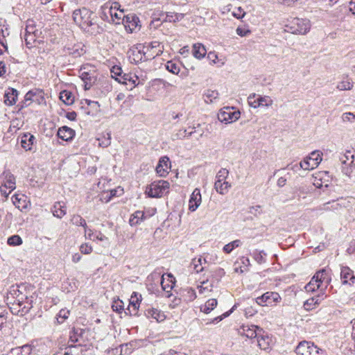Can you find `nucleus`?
Masks as SVG:
<instances>
[{
	"label": "nucleus",
	"instance_id": "nucleus-63",
	"mask_svg": "<svg viewBox=\"0 0 355 355\" xmlns=\"http://www.w3.org/2000/svg\"><path fill=\"white\" fill-rule=\"evenodd\" d=\"M245 261H245V263H249V262H250V261H249V259H245Z\"/></svg>",
	"mask_w": 355,
	"mask_h": 355
},
{
	"label": "nucleus",
	"instance_id": "nucleus-53",
	"mask_svg": "<svg viewBox=\"0 0 355 355\" xmlns=\"http://www.w3.org/2000/svg\"><path fill=\"white\" fill-rule=\"evenodd\" d=\"M14 184H15V183L12 182L11 180H8L6 182V183L5 184V186L10 189H14L15 188Z\"/></svg>",
	"mask_w": 355,
	"mask_h": 355
},
{
	"label": "nucleus",
	"instance_id": "nucleus-10",
	"mask_svg": "<svg viewBox=\"0 0 355 355\" xmlns=\"http://www.w3.org/2000/svg\"><path fill=\"white\" fill-rule=\"evenodd\" d=\"M260 329H261L256 325L243 324L240 327L239 333L248 338L252 340V343H253L257 337Z\"/></svg>",
	"mask_w": 355,
	"mask_h": 355
},
{
	"label": "nucleus",
	"instance_id": "nucleus-24",
	"mask_svg": "<svg viewBox=\"0 0 355 355\" xmlns=\"http://www.w3.org/2000/svg\"><path fill=\"white\" fill-rule=\"evenodd\" d=\"M60 99L66 105H72L74 103V97L70 92L66 90L60 94Z\"/></svg>",
	"mask_w": 355,
	"mask_h": 355
},
{
	"label": "nucleus",
	"instance_id": "nucleus-34",
	"mask_svg": "<svg viewBox=\"0 0 355 355\" xmlns=\"http://www.w3.org/2000/svg\"><path fill=\"white\" fill-rule=\"evenodd\" d=\"M22 243L21 239L18 235H15L8 239L10 245H19Z\"/></svg>",
	"mask_w": 355,
	"mask_h": 355
},
{
	"label": "nucleus",
	"instance_id": "nucleus-33",
	"mask_svg": "<svg viewBox=\"0 0 355 355\" xmlns=\"http://www.w3.org/2000/svg\"><path fill=\"white\" fill-rule=\"evenodd\" d=\"M144 216V213L141 211H136L132 215L130 219V223L131 225H134L139 223V219L141 218Z\"/></svg>",
	"mask_w": 355,
	"mask_h": 355
},
{
	"label": "nucleus",
	"instance_id": "nucleus-17",
	"mask_svg": "<svg viewBox=\"0 0 355 355\" xmlns=\"http://www.w3.org/2000/svg\"><path fill=\"white\" fill-rule=\"evenodd\" d=\"M12 202L17 208L20 210L26 209L28 207V202L26 197L22 194H16L12 198Z\"/></svg>",
	"mask_w": 355,
	"mask_h": 355
},
{
	"label": "nucleus",
	"instance_id": "nucleus-6",
	"mask_svg": "<svg viewBox=\"0 0 355 355\" xmlns=\"http://www.w3.org/2000/svg\"><path fill=\"white\" fill-rule=\"evenodd\" d=\"M322 153L319 150L313 151L300 163V167L304 170L315 168L322 160Z\"/></svg>",
	"mask_w": 355,
	"mask_h": 355
},
{
	"label": "nucleus",
	"instance_id": "nucleus-35",
	"mask_svg": "<svg viewBox=\"0 0 355 355\" xmlns=\"http://www.w3.org/2000/svg\"><path fill=\"white\" fill-rule=\"evenodd\" d=\"M20 355H30L33 350V347L31 345H24L19 347Z\"/></svg>",
	"mask_w": 355,
	"mask_h": 355
},
{
	"label": "nucleus",
	"instance_id": "nucleus-13",
	"mask_svg": "<svg viewBox=\"0 0 355 355\" xmlns=\"http://www.w3.org/2000/svg\"><path fill=\"white\" fill-rule=\"evenodd\" d=\"M313 184L317 188H321L323 186L327 187L329 182L328 173L325 171H320L315 173L313 175Z\"/></svg>",
	"mask_w": 355,
	"mask_h": 355
},
{
	"label": "nucleus",
	"instance_id": "nucleus-15",
	"mask_svg": "<svg viewBox=\"0 0 355 355\" xmlns=\"http://www.w3.org/2000/svg\"><path fill=\"white\" fill-rule=\"evenodd\" d=\"M138 18L135 15H127L123 17V24L127 31L132 33L137 26Z\"/></svg>",
	"mask_w": 355,
	"mask_h": 355
},
{
	"label": "nucleus",
	"instance_id": "nucleus-31",
	"mask_svg": "<svg viewBox=\"0 0 355 355\" xmlns=\"http://www.w3.org/2000/svg\"><path fill=\"white\" fill-rule=\"evenodd\" d=\"M341 119L345 123H353L355 121V112H345L342 114Z\"/></svg>",
	"mask_w": 355,
	"mask_h": 355
},
{
	"label": "nucleus",
	"instance_id": "nucleus-11",
	"mask_svg": "<svg viewBox=\"0 0 355 355\" xmlns=\"http://www.w3.org/2000/svg\"><path fill=\"white\" fill-rule=\"evenodd\" d=\"M89 11L85 9H76L73 13V21L80 26L89 25Z\"/></svg>",
	"mask_w": 355,
	"mask_h": 355
},
{
	"label": "nucleus",
	"instance_id": "nucleus-3",
	"mask_svg": "<svg viewBox=\"0 0 355 355\" xmlns=\"http://www.w3.org/2000/svg\"><path fill=\"white\" fill-rule=\"evenodd\" d=\"M286 27L293 34L304 35L309 31L311 22L307 19L295 18Z\"/></svg>",
	"mask_w": 355,
	"mask_h": 355
},
{
	"label": "nucleus",
	"instance_id": "nucleus-62",
	"mask_svg": "<svg viewBox=\"0 0 355 355\" xmlns=\"http://www.w3.org/2000/svg\"><path fill=\"white\" fill-rule=\"evenodd\" d=\"M63 355H70L68 352L63 353Z\"/></svg>",
	"mask_w": 355,
	"mask_h": 355
},
{
	"label": "nucleus",
	"instance_id": "nucleus-61",
	"mask_svg": "<svg viewBox=\"0 0 355 355\" xmlns=\"http://www.w3.org/2000/svg\"><path fill=\"white\" fill-rule=\"evenodd\" d=\"M352 322L353 323V329L355 330V319Z\"/></svg>",
	"mask_w": 355,
	"mask_h": 355
},
{
	"label": "nucleus",
	"instance_id": "nucleus-43",
	"mask_svg": "<svg viewBox=\"0 0 355 355\" xmlns=\"http://www.w3.org/2000/svg\"><path fill=\"white\" fill-rule=\"evenodd\" d=\"M25 40H26V44H28V45L31 44L33 42L35 41V40L31 37V32L28 30V28L26 29Z\"/></svg>",
	"mask_w": 355,
	"mask_h": 355
},
{
	"label": "nucleus",
	"instance_id": "nucleus-36",
	"mask_svg": "<svg viewBox=\"0 0 355 355\" xmlns=\"http://www.w3.org/2000/svg\"><path fill=\"white\" fill-rule=\"evenodd\" d=\"M217 306V301L215 299L209 300L205 305V311H213Z\"/></svg>",
	"mask_w": 355,
	"mask_h": 355
},
{
	"label": "nucleus",
	"instance_id": "nucleus-42",
	"mask_svg": "<svg viewBox=\"0 0 355 355\" xmlns=\"http://www.w3.org/2000/svg\"><path fill=\"white\" fill-rule=\"evenodd\" d=\"M112 76L114 78V76H119L121 73V69L119 67L114 66L111 70Z\"/></svg>",
	"mask_w": 355,
	"mask_h": 355
},
{
	"label": "nucleus",
	"instance_id": "nucleus-8",
	"mask_svg": "<svg viewBox=\"0 0 355 355\" xmlns=\"http://www.w3.org/2000/svg\"><path fill=\"white\" fill-rule=\"evenodd\" d=\"M227 175L228 171L226 169L219 171L216 175L215 189L220 194L227 193L230 187V184L227 181Z\"/></svg>",
	"mask_w": 355,
	"mask_h": 355
},
{
	"label": "nucleus",
	"instance_id": "nucleus-44",
	"mask_svg": "<svg viewBox=\"0 0 355 355\" xmlns=\"http://www.w3.org/2000/svg\"><path fill=\"white\" fill-rule=\"evenodd\" d=\"M249 33V31H245L241 28H236V33L240 36H245Z\"/></svg>",
	"mask_w": 355,
	"mask_h": 355
},
{
	"label": "nucleus",
	"instance_id": "nucleus-40",
	"mask_svg": "<svg viewBox=\"0 0 355 355\" xmlns=\"http://www.w3.org/2000/svg\"><path fill=\"white\" fill-rule=\"evenodd\" d=\"M134 62H137L142 59V54L140 51H132L130 57Z\"/></svg>",
	"mask_w": 355,
	"mask_h": 355
},
{
	"label": "nucleus",
	"instance_id": "nucleus-18",
	"mask_svg": "<svg viewBox=\"0 0 355 355\" xmlns=\"http://www.w3.org/2000/svg\"><path fill=\"white\" fill-rule=\"evenodd\" d=\"M170 184L165 180L157 181V198L164 196L169 191Z\"/></svg>",
	"mask_w": 355,
	"mask_h": 355
},
{
	"label": "nucleus",
	"instance_id": "nucleus-4",
	"mask_svg": "<svg viewBox=\"0 0 355 355\" xmlns=\"http://www.w3.org/2000/svg\"><path fill=\"white\" fill-rule=\"evenodd\" d=\"M273 103V100L269 96H262L254 93L248 97V104L254 109L270 107Z\"/></svg>",
	"mask_w": 355,
	"mask_h": 355
},
{
	"label": "nucleus",
	"instance_id": "nucleus-30",
	"mask_svg": "<svg viewBox=\"0 0 355 355\" xmlns=\"http://www.w3.org/2000/svg\"><path fill=\"white\" fill-rule=\"evenodd\" d=\"M207 58L210 61L211 64H216L218 63H221V64H224V62H223L220 59H219L218 55L214 52H209L207 55Z\"/></svg>",
	"mask_w": 355,
	"mask_h": 355
},
{
	"label": "nucleus",
	"instance_id": "nucleus-51",
	"mask_svg": "<svg viewBox=\"0 0 355 355\" xmlns=\"http://www.w3.org/2000/svg\"><path fill=\"white\" fill-rule=\"evenodd\" d=\"M286 180L284 178H280L277 180V184L280 187L284 186L286 184Z\"/></svg>",
	"mask_w": 355,
	"mask_h": 355
},
{
	"label": "nucleus",
	"instance_id": "nucleus-5",
	"mask_svg": "<svg viewBox=\"0 0 355 355\" xmlns=\"http://www.w3.org/2000/svg\"><path fill=\"white\" fill-rule=\"evenodd\" d=\"M241 113L232 107H225L220 109L218 113V119L220 122L231 123L240 118Z\"/></svg>",
	"mask_w": 355,
	"mask_h": 355
},
{
	"label": "nucleus",
	"instance_id": "nucleus-38",
	"mask_svg": "<svg viewBox=\"0 0 355 355\" xmlns=\"http://www.w3.org/2000/svg\"><path fill=\"white\" fill-rule=\"evenodd\" d=\"M232 15L234 17L237 19L243 18L245 15V12L243 11L241 7H239L236 8L235 10L232 12Z\"/></svg>",
	"mask_w": 355,
	"mask_h": 355
},
{
	"label": "nucleus",
	"instance_id": "nucleus-64",
	"mask_svg": "<svg viewBox=\"0 0 355 355\" xmlns=\"http://www.w3.org/2000/svg\"><path fill=\"white\" fill-rule=\"evenodd\" d=\"M245 261H245V263H249V262H250V261H249V259H245Z\"/></svg>",
	"mask_w": 355,
	"mask_h": 355
},
{
	"label": "nucleus",
	"instance_id": "nucleus-46",
	"mask_svg": "<svg viewBox=\"0 0 355 355\" xmlns=\"http://www.w3.org/2000/svg\"><path fill=\"white\" fill-rule=\"evenodd\" d=\"M67 118L71 121H74L76 118V113L74 112L67 113Z\"/></svg>",
	"mask_w": 355,
	"mask_h": 355
},
{
	"label": "nucleus",
	"instance_id": "nucleus-2",
	"mask_svg": "<svg viewBox=\"0 0 355 355\" xmlns=\"http://www.w3.org/2000/svg\"><path fill=\"white\" fill-rule=\"evenodd\" d=\"M331 277L328 275L324 269L317 272L311 280L306 285L305 289L307 292H313L320 288V284L325 283L326 287L329 284Z\"/></svg>",
	"mask_w": 355,
	"mask_h": 355
},
{
	"label": "nucleus",
	"instance_id": "nucleus-20",
	"mask_svg": "<svg viewBox=\"0 0 355 355\" xmlns=\"http://www.w3.org/2000/svg\"><path fill=\"white\" fill-rule=\"evenodd\" d=\"M203 99L207 104L214 103L219 96V93L216 89H207L203 94Z\"/></svg>",
	"mask_w": 355,
	"mask_h": 355
},
{
	"label": "nucleus",
	"instance_id": "nucleus-48",
	"mask_svg": "<svg viewBox=\"0 0 355 355\" xmlns=\"http://www.w3.org/2000/svg\"><path fill=\"white\" fill-rule=\"evenodd\" d=\"M146 193L149 197L153 198L155 196L153 194V188L152 187V186L146 189Z\"/></svg>",
	"mask_w": 355,
	"mask_h": 355
},
{
	"label": "nucleus",
	"instance_id": "nucleus-29",
	"mask_svg": "<svg viewBox=\"0 0 355 355\" xmlns=\"http://www.w3.org/2000/svg\"><path fill=\"white\" fill-rule=\"evenodd\" d=\"M352 87L353 85L349 80H344L338 83L337 85V88L341 91L350 90Z\"/></svg>",
	"mask_w": 355,
	"mask_h": 355
},
{
	"label": "nucleus",
	"instance_id": "nucleus-9",
	"mask_svg": "<svg viewBox=\"0 0 355 355\" xmlns=\"http://www.w3.org/2000/svg\"><path fill=\"white\" fill-rule=\"evenodd\" d=\"M279 300L280 296L277 293L267 292L257 299V303L263 306H272L273 303L279 302Z\"/></svg>",
	"mask_w": 355,
	"mask_h": 355
},
{
	"label": "nucleus",
	"instance_id": "nucleus-55",
	"mask_svg": "<svg viewBox=\"0 0 355 355\" xmlns=\"http://www.w3.org/2000/svg\"><path fill=\"white\" fill-rule=\"evenodd\" d=\"M347 284H349L350 285H354L355 284V276L354 275H352V277L348 280V283Z\"/></svg>",
	"mask_w": 355,
	"mask_h": 355
},
{
	"label": "nucleus",
	"instance_id": "nucleus-27",
	"mask_svg": "<svg viewBox=\"0 0 355 355\" xmlns=\"http://www.w3.org/2000/svg\"><path fill=\"white\" fill-rule=\"evenodd\" d=\"M213 288V285L208 280L203 281L201 282L200 285L198 286L199 292L200 293H205L207 292L211 291Z\"/></svg>",
	"mask_w": 355,
	"mask_h": 355
},
{
	"label": "nucleus",
	"instance_id": "nucleus-45",
	"mask_svg": "<svg viewBox=\"0 0 355 355\" xmlns=\"http://www.w3.org/2000/svg\"><path fill=\"white\" fill-rule=\"evenodd\" d=\"M6 64L3 62H0V76H2L6 73Z\"/></svg>",
	"mask_w": 355,
	"mask_h": 355
},
{
	"label": "nucleus",
	"instance_id": "nucleus-14",
	"mask_svg": "<svg viewBox=\"0 0 355 355\" xmlns=\"http://www.w3.org/2000/svg\"><path fill=\"white\" fill-rule=\"evenodd\" d=\"M202 202V196L198 189H194L189 200V209L191 211H196Z\"/></svg>",
	"mask_w": 355,
	"mask_h": 355
},
{
	"label": "nucleus",
	"instance_id": "nucleus-22",
	"mask_svg": "<svg viewBox=\"0 0 355 355\" xmlns=\"http://www.w3.org/2000/svg\"><path fill=\"white\" fill-rule=\"evenodd\" d=\"M34 136L30 133L24 134L21 138V146L26 150H30L33 144Z\"/></svg>",
	"mask_w": 355,
	"mask_h": 355
},
{
	"label": "nucleus",
	"instance_id": "nucleus-1",
	"mask_svg": "<svg viewBox=\"0 0 355 355\" xmlns=\"http://www.w3.org/2000/svg\"><path fill=\"white\" fill-rule=\"evenodd\" d=\"M296 355H327L324 349L318 347L312 341H300L295 349Z\"/></svg>",
	"mask_w": 355,
	"mask_h": 355
},
{
	"label": "nucleus",
	"instance_id": "nucleus-41",
	"mask_svg": "<svg viewBox=\"0 0 355 355\" xmlns=\"http://www.w3.org/2000/svg\"><path fill=\"white\" fill-rule=\"evenodd\" d=\"M139 307L140 306H139V304L137 303V300L136 299L132 298L128 309V310H130V309L136 310V309H139Z\"/></svg>",
	"mask_w": 355,
	"mask_h": 355
},
{
	"label": "nucleus",
	"instance_id": "nucleus-19",
	"mask_svg": "<svg viewBox=\"0 0 355 355\" xmlns=\"http://www.w3.org/2000/svg\"><path fill=\"white\" fill-rule=\"evenodd\" d=\"M175 284V278L171 275H162L161 285L162 289L167 293L173 288Z\"/></svg>",
	"mask_w": 355,
	"mask_h": 355
},
{
	"label": "nucleus",
	"instance_id": "nucleus-37",
	"mask_svg": "<svg viewBox=\"0 0 355 355\" xmlns=\"http://www.w3.org/2000/svg\"><path fill=\"white\" fill-rule=\"evenodd\" d=\"M69 312H60L58 314L55 315V319L58 324H62L64 321L69 318Z\"/></svg>",
	"mask_w": 355,
	"mask_h": 355
},
{
	"label": "nucleus",
	"instance_id": "nucleus-28",
	"mask_svg": "<svg viewBox=\"0 0 355 355\" xmlns=\"http://www.w3.org/2000/svg\"><path fill=\"white\" fill-rule=\"evenodd\" d=\"M241 245V241L239 240L233 241L227 244H226L223 247V251L229 254L230 253L234 248H238Z\"/></svg>",
	"mask_w": 355,
	"mask_h": 355
},
{
	"label": "nucleus",
	"instance_id": "nucleus-26",
	"mask_svg": "<svg viewBox=\"0 0 355 355\" xmlns=\"http://www.w3.org/2000/svg\"><path fill=\"white\" fill-rule=\"evenodd\" d=\"M341 278L343 280V284H345L348 283V279L352 277V275H354L352 270L349 268L348 267H344L341 270L340 272Z\"/></svg>",
	"mask_w": 355,
	"mask_h": 355
},
{
	"label": "nucleus",
	"instance_id": "nucleus-7",
	"mask_svg": "<svg viewBox=\"0 0 355 355\" xmlns=\"http://www.w3.org/2000/svg\"><path fill=\"white\" fill-rule=\"evenodd\" d=\"M255 340L259 348L264 351H270L275 343V338L262 329Z\"/></svg>",
	"mask_w": 355,
	"mask_h": 355
},
{
	"label": "nucleus",
	"instance_id": "nucleus-60",
	"mask_svg": "<svg viewBox=\"0 0 355 355\" xmlns=\"http://www.w3.org/2000/svg\"><path fill=\"white\" fill-rule=\"evenodd\" d=\"M111 195H112V196H115V195H116V191H115V190H112V191H111Z\"/></svg>",
	"mask_w": 355,
	"mask_h": 355
},
{
	"label": "nucleus",
	"instance_id": "nucleus-21",
	"mask_svg": "<svg viewBox=\"0 0 355 355\" xmlns=\"http://www.w3.org/2000/svg\"><path fill=\"white\" fill-rule=\"evenodd\" d=\"M74 135V131L67 126H63L59 128L58 131V136L64 141H68L72 139Z\"/></svg>",
	"mask_w": 355,
	"mask_h": 355
},
{
	"label": "nucleus",
	"instance_id": "nucleus-58",
	"mask_svg": "<svg viewBox=\"0 0 355 355\" xmlns=\"http://www.w3.org/2000/svg\"><path fill=\"white\" fill-rule=\"evenodd\" d=\"M3 49H7V46L3 43L0 42V55L3 53Z\"/></svg>",
	"mask_w": 355,
	"mask_h": 355
},
{
	"label": "nucleus",
	"instance_id": "nucleus-39",
	"mask_svg": "<svg viewBox=\"0 0 355 355\" xmlns=\"http://www.w3.org/2000/svg\"><path fill=\"white\" fill-rule=\"evenodd\" d=\"M232 312H224L221 315L215 317L211 322V323L216 324L220 322L224 318L228 317Z\"/></svg>",
	"mask_w": 355,
	"mask_h": 355
},
{
	"label": "nucleus",
	"instance_id": "nucleus-57",
	"mask_svg": "<svg viewBox=\"0 0 355 355\" xmlns=\"http://www.w3.org/2000/svg\"><path fill=\"white\" fill-rule=\"evenodd\" d=\"M121 302H116V306H114V305L112 306L113 311H118L119 309H121V306L119 305V304H121Z\"/></svg>",
	"mask_w": 355,
	"mask_h": 355
},
{
	"label": "nucleus",
	"instance_id": "nucleus-23",
	"mask_svg": "<svg viewBox=\"0 0 355 355\" xmlns=\"http://www.w3.org/2000/svg\"><path fill=\"white\" fill-rule=\"evenodd\" d=\"M17 92L15 89H11L10 92H8L5 95L4 103L6 105H11L15 103L16 98L17 97Z\"/></svg>",
	"mask_w": 355,
	"mask_h": 355
},
{
	"label": "nucleus",
	"instance_id": "nucleus-47",
	"mask_svg": "<svg viewBox=\"0 0 355 355\" xmlns=\"http://www.w3.org/2000/svg\"><path fill=\"white\" fill-rule=\"evenodd\" d=\"M166 318L164 314H161L160 312H157V322L163 321Z\"/></svg>",
	"mask_w": 355,
	"mask_h": 355
},
{
	"label": "nucleus",
	"instance_id": "nucleus-16",
	"mask_svg": "<svg viewBox=\"0 0 355 355\" xmlns=\"http://www.w3.org/2000/svg\"><path fill=\"white\" fill-rule=\"evenodd\" d=\"M192 53L195 58L201 60L206 55L207 50L200 43H196L192 46Z\"/></svg>",
	"mask_w": 355,
	"mask_h": 355
},
{
	"label": "nucleus",
	"instance_id": "nucleus-12",
	"mask_svg": "<svg viewBox=\"0 0 355 355\" xmlns=\"http://www.w3.org/2000/svg\"><path fill=\"white\" fill-rule=\"evenodd\" d=\"M171 163L166 156L162 157L157 164V174L161 177H165L171 171Z\"/></svg>",
	"mask_w": 355,
	"mask_h": 355
},
{
	"label": "nucleus",
	"instance_id": "nucleus-25",
	"mask_svg": "<svg viewBox=\"0 0 355 355\" xmlns=\"http://www.w3.org/2000/svg\"><path fill=\"white\" fill-rule=\"evenodd\" d=\"M319 304L318 298H310L307 300L304 304V309L306 311H311L318 308Z\"/></svg>",
	"mask_w": 355,
	"mask_h": 355
},
{
	"label": "nucleus",
	"instance_id": "nucleus-49",
	"mask_svg": "<svg viewBox=\"0 0 355 355\" xmlns=\"http://www.w3.org/2000/svg\"><path fill=\"white\" fill-rule=\"evenodd\" d=\"M19 347L13 348L9 352L8 355H19Z\"/></svg>",
	"mask_w": 355,
	"mask_h": 355
},
{
	"label": "nucleus",
	"instance_id": "nucleus-32",
	"mask_svg": "<svg viewBox=\"0 0 355 355\" xmlns=\"http://www.w3.org/2000/svg\"><path fill=\"white\" fill-rule=\"evenodd\" d=\"M165 68L168 71L175 75H178L180 71V67L170 61L167 62V63L165 64Z\"/></svg>",
	"mask_w": 355,
	"mask_h": 355
},
{
	"label": "nucleus",
	"instance_id": "nucleus-56",
	"mask_svg": "<svg viewBox=\"0 0 355 355\" xmlns=\"http://www.w3.org/2000/svg\"><path fill=\"white\" fill-rule=\"evenodd\" d=\"M122 14H123V10H120L119 12H116L114 16V17H116V19H121V17H122Z\"/></svg>",
	"mask_w": 355,
	"mask_h": 355
},
{
	"label": "nucleus",
	"instance_id": "nucleus-54",
	"mask_svg": "<svg viewBox=\"0 0 355 355\" xmlns=\"http://www.w3.org/2000/svg\"><path fill=\"white\" fill-rule=\"evenodd\" d=\"M180 54H187L189 53V49L188 46H184L180 50Z\"/></svg>",
	"mask_w": 355,
	"mask_h": 355
},
{
	"label": "nucleus",
	"instance_id": "nucleus-50",
	"mask_svg": "<svg viewBox=\"0 0 355 355\" xmlns=\"http://www.w3.org/2000/svg\"><path fill=\"white\" fill-rule=\"evenodd\" d=\"M161 355H186V354H180L177 352L170 349L168 352H166Z\"/></svg>",
	"mask_w": 355,
	"mask_h": 355
},
{
	"label": "nucleus",
	"instance_id": "nucleus-59",
	"mask_svg": "<svg viewBox=\"0 0 355 355\" xmlns=\"http://www.w3.org/2000/svg\"><path fill=\"white\" fill-rule=\"evenodd\" d=\"M340 159L343 164H345L347 162V160L348 159V156L345 155L344 157L341 158Z\"/></svg>",
	"mask_w": 355,
	"mask_h": 355
},
{
	"label": "nucleus",
	"instance_id": "nucleus-52",
	"mask_svg": "<svg viewBox=\"0 0 355 355\" xmlns=\"http://www.w3.org/2000/svg\"><path fill=\"white\" fill-rule=\"evenodd\" d=\"M349 10L353 14H355V0L350 2Z\"/></svg>",
	"mask_w": 355,
	"mask_h": 355
}]
</instances>
